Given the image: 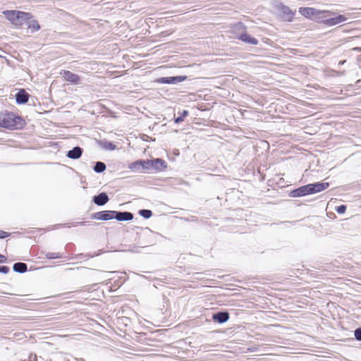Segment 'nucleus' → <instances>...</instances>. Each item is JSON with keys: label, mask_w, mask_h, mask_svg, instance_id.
Wrapping results in <instances>:
<instances>
[{"label": "nucleus", "mask_w": 361, "mask_h": 361, "mask_svg": "<svg viewBox=\"0 0 361 361\" xmlns=\"http://www.w3.org/2000/svg\"><path fill=\"white\" fill-rule=\"evenodd\" d=\"M354 336L356 340L361 341V327L357 328L355 330Z\"/></svg>", "instance_id": "obj_29"}, {"label": "nucleus", "mask_w": 361, "mask_h": 361, "mask_svg": "<svg viewBox=\"0 0 361 361\" xmlns=\"http://www.w3.org/2000/svg\"><path fill=\"white\" fill-rule=\"evenodd\" d=\"M133 214L130 212L115 210H103L92 214V219L99 221L116 219L118 221H128L133 219Z\"/></svg>", "instance_id": "obj_1"}, {"label": "nucleus", "mask_w": 361, "mask_h": 361, "mask_svg": "<svg viewBox=\"0 0 361 361\" xmlns=\"http://www.w3.org/2000/svg\"><path fill=\"white\" fill-rule=\"evenodd\" d=\"M24 125L23 120L12 112H0V127L8 129L21 128Z\"/></svg>", "instance_id": "obj_2"}, {"label": "nucleus", "mask_w": 361, "mask_h": 361, "mask_svg": "<svg viewBox=\"0 0 361 361\" xmlns=\"http://www.w3.org/2000/svg\"><path fill=\"white\" fill-rule=\"evenodd\" d=\"M148 159H138L128 165V169L134 172H142L148 171Z\"/></svg>", "instance_id": "obj_7"}, {"label": "nucleus", "mask_w": 361, "mask_h": 361, "mask_svg": "<svg viewBox=\"0 0 361 361\" xmlns=\"http://www.w3.org/2000/svg\"><path fill=\"white\" fill-rule=\"evenodd\" d=\"M29 97V94L21 89L16 94V102L18 104H24L28 102Z\"/></svg>", "instance_id": "obj_16"}, {"label": "nucleus", "mask_w": 361, "mask_h": 361, "mask_svg": "<svg viewBox=\"0 0 361 361\" xmlns=\"http://www.w3.org/2000/svg\"><path fill=\"white\" fill-rule=\"evenodd\" d=\"M95 142L99 147L105 150L113 151L116 149V145H114L112 142L107 140H101L95 139Z\"/></svg>", "instance_id": "obj_17"}, {"label": "nucleus", "mask_w": 361, "mask_h": 361, "mask_svg": "<svg viewBox=\"0 0 361 361\" xmlns=\"http://www.w3.org/2000/svg\"><path fill=\"white\" fill-rule=\"evenodd\" d=\"M103 106H101V104L99 102H92V115L99 113L100 109H102Z\"/></svg>", "instance_id": "obj_25"}, {"label": "nucleus", "mask_w": 361, "mask_h": 361, "mask_svg": "<svg viewBox=\"0 0 361 361\" xmlns=\"http://www.w3.org/2000/svg\"><path fill=\"white\" fill-rule=\"evenodd\" d=\"M15 272L23 274L27 271V265L24 262H16L13 266Z\"/></svg>", "instance_id": "obj_21"}, {"label": "nucleus", "mask_w": 361, "mask_h": 361, "mask_svg": "<svg viewBox=\"0 0 361 361\" xmlns=\"http://www.w3.org/2000/svg\"><path fill=\"white\" fill-rule=\"evenodd\" d=\"M82 149L78 146L74 147L72 149L67 152L66 156L72 159H77L81 157Z\"/></svg>", "instance_id": "obj_19"}, {"label": "nucleus", "mask_w": 361, "mask_h": 361, "mask_svg": "<svg viewBox=\"0 0 361 361\" xmlns=\"http://www.w3.org/2000/svg\"><path fill=\"white\" fill-rule=\"evenodd\" d=\"M189 112L188 110H183V112L174 119L176 123H180L183 121L184 118L188 115Z\"/></svg>", "instance_id": "obj_27"}, {"label": "nucleus", "mask_w": 361, "mask_h": 361, "mask_svg": "<svg viewBox=\"0 0 361 361\" xmlns=\"http://www.w3.org/2000/svg\"><path fill=\"white\" fill-rule=\"evenodd\" d=\"M299 13L302 16L307 18H312L314 16H317L318 15H323L324 13H327L328 16L333 14V13L331 11H321L310 7H300L299 8Z\"/></svg>", "instance_id": "obj_6"}, {"label": "nucleus", "mask_w": 361, "mask_h": 361, "mask_svg": "<svg viewBox=\"0 0 361 361\" xmlns=\"http://www.w3.org/2000/svg\"><path fill=\"white\" fill-rule=\"evenodd\" d=\"M229 318L230 314L227 311H219L212 315V319L219 324L226 323Z\"/></svg>", "instance_id": "obj_13"}, {"label": "nucleus", "mask_w": 361, "mask_h": 361, "mask_svg": "<svg viewBox=\"0 0 361 361\" xmlns=\"http://www.w3.org/2000/svg\"><path fill=\"white\" fill-rule=\"evenodd\" d=\"M7 260V258L6 256L0 254V263H4Z\"/></svg>", "instance_id": "obj_32"}, {"label": "nucleus", "mask_w": 361, "mask_h": 361, "mask_svg": "<svg viewBox=\"0 0 361 361\" xmlns=\"http://www.w3.org/2000/svg\"><path fill=\"white\" fill-rule=\"evenodd\" d=\"M27 28L30 30V32L33 33L40 29V25L38 22L35 20L30 18L27 20V24H26Z\"/></svg>", "instance_id": "obj_22"}, {"label": "nucleus", "mask_w": 361, "mask_h": 361, "mask_svg": "<svg viewBox=\"0 0 361 361\" xmlns=\"http://www.w3.org/2000/svg\"><path fill=\"white\" fill-rule=\"evenodd\" d=\"M63 77L66 81H68L73 84H77L80 80L79 76L69 71H63L61 73Z\"/></svg>", "instance_id": "obj_18"}, {"label": "nucleus", "mask_w": 361, "mask_h": 361, "mask_svg": "<svg viewBox=\"0 0 361 361\" xmlns=\"http://www.w3.org/2000/svg\"><path fill=\"white\" fill-rule=\"evenodd\" d=\"M44 256L47 259H59L62 257V255L59 252H45Z\"/></svg>", "instance_id": "obj_26"}, {"label": "nucleus", "mask_w": 361, "mask_h": 361, "mask_svg": "<svg viewBox=\"0 0 361 361\" xmlns=\"http://www.w3.org/2000/svg\"><path fill=\"white\" fill-rule=\"evenodd\" d=\"M238 39L252 45H257L259 43V41L257 38L252 37L250 35L247 34L246 32L240 34L237 37Z\"/></svg>", "instance_id": "obj_15"}, {"label": "nucleus", "mask_w": 361, "mask_h": 361, "mask_svg": "<svg viewBox=\"0 0 361 361\" xmlns=\"http://www.w3.org/2000/svg\"><path fill=\"white\" fill-rule=\"evenodd\" d=\"M106 169V166L105 164V163L102 162V161H97L95 162L94 166H93V170L94 172L97 173H103Z\"/></svg>", "instance_id": "obj_23"}, {"label": "nucleus", "mask_w": 361, "mask_h": 361, "mask_svg": "<svg viewBox=\"0 0 361 361\" xmlns=\"http://www.w3.org/2000/svg\"><path fill=\"white\" fill-rule=\"evenodd\" d=\"M235 27H238L239 28H243V30L246 29L245 26L242 23H238V24L235 25Z\"/></svg>", "instance_id": "obj_34"}, {"label": "nucleus", "mask_w": 361, "mask_h": 361, "mask_svg": "<svg viewBox=\"0 0 361 361\" xmlns=\"http://www.w3.org/2000/svg\"><path fill=\"white\" fill-rule=\"evenodd\" d=\"M106 273L97 269H92V277H94V281L96 282L92 284V288L96 284L104 283L107 280Z\"/></svg>", "instance_id": "obj_12"}, {"label": "nucleus", "mask_w": 361, "mask_h": 361, "mask_svg": "<svg viewBox=\"0 0 361 361\" xmlns=\"http://www.w3.org/2000/svg\"><path fill=\"white\" fill-rule=\"evenodd\" d=\"M9 267L7 266H0V273L6 274L9 272Z\"/></svg>", "instance_id": "obj_30"}, {"label": "nucleus", "mask_w": 361, "mask_h": 361, "mask_svg": "<svg viewBox=\"0 0 361 361\" xmlns=\"http://www.w3.org/2000/svg\"><path fill=\"white\" fill-rule=\"evenodd\" d=\"M10 235H11L10 233H8V232H6L4 231H0V239L6 238L10 236Z\"/></svg>", "instance_id": "obj_31"}, {"label": "nucleus", "mask_w": 361, "mask_h": 361, "mask_svg": "<svg viewBox=\"0 0 361 361\" xmlns=\"http://www.w3.org/2000/svg\"><path fill=\"white\" fill-rule=\"evenodd\" d=\"M279 18L283 21L292 22L295 14V11H292L290 7L279 2L274 5Z\"/></svg>", "instance_id": "obj_4"}, {"label": "nucleus", "mask_w": 361, "mask_h": 361, "mask_svg": "<svg viewBox=\"0 0 361 361\" xmlns=\"http://www.w3.org/2000/svg\"><path fill=\"white\" fill-rule=\"evenodd\" d=\"M4 13L6 18L16 27L26 25V24H27V20L32 18L30 13L20 11H6Z\"/></svg>", "instance_id": "obj_3"}, {"label": "nucleus", "mask_w": 361, "mask_h": 361, "mask_svg": "<svg viewBox=\"0 0 361 361\" xmlns=\"http://www.w3.org/2000/svg\"><path fill=\"white\" fill-rule=\"evenodd\" d=\"M347 207L345 204H341L336 207V211L337 213L342 214H344L346 211Z\"/></svg>", "instance_id": "obj_28"}, {"label": "nucleus", "mask_w": 361, "mask_h": 361, "mask_svg": "<svg viewBox=\"0 0 361 361\" xmlns=\"http://www.w3.org/2000/svg\"><path fill=\"white\" fill-rule=\"evenodd\" d=\"M138 214L144 219H149L152 217L153 213L150 209H142L139 210Z\"/></svg>", "instance_id": "obj_24"}, {"label": "nucleus", "mask_w": 361, "mask_h": 361, "mask_svg": "<svg viewBox=\"0 0 361 361\" xmlns=\"http://www.w3.org/2000/svg\"><path fill=\"white\" fill-rule=\"evenodd\" d=\"M308 195H311L308 184L294 189L289 193L290 197H300Z\"/></svg>", "instance_id": "obj_11"}, {"label": "nucleus", "mask_w": 361, "mask_h": 361, "mask_svg": "<svg viewBox=\"0 0 361 361\" xmlns=\"http://www.w3.org/2000/svg\"><path fill=\"white\" fill-rule=\"evenodd\" d=\"M99 254H100L99 252L94 253V254H92V253L91 257L92 258L94 256H97V255H99Z\"/></svg>", "instance_id": "obj_36"}, {"label": "nucleus", "mask_w": 361, "mask_h": 361, "mask_svg": "<svg viewBox=\"0 0 361 361\" xmlns=\"http://www.w3.org/2000/svg\"><path fill=\"white\" fill-rule=\"evenodd\" d=\"M186 79L187 76L185 75L161 77L158 78L157 82L161 84H177L185 81Z\"/></svg>", "instance_id": "obj_8"}, {"label": "nucleus", "mask_w": 361, "mask_h": 361, "mask_svg": "<svg viewBox=\"0 0 361 361\" xmlns=\"http://www.w3.org/2000/svg\"><path fill=\"white\" fill-rule=\"evenodd\" d=\"M91 306H92V311L98 310V304L97 303L92 302Z\"/></svg>", "instance_id": "obj_33"}, {"label": "nucleus", "mask_w": 361, "mask_h": 361, "mask_svg": "<svg viewBox=\"0 0 361 361\" xmlns=\"http://www.w3.org/2000/svg\"><path fill=\"white\" fill-rule=\"evenodd\" d=\"M91 65H92V71H93L96 68L94 66H98V63L97 61H92Z\"/></svg>", "instance_id": "obj_35"}, {"label": "nucleus", "mask_w": 361, "mask_h": 361, "mask_svg": "<svg viewBox=\"0 0 361 361\" xmlns=\"http://www.w3.org/2000/svg\"><path fill=\"white\" fill-rule=\"evenodd\" d=\"M347 20L348 18L345 15L338 14L335 17L322 18L321 21L326 26L331 27L343 23Z\"/></svg>", "instance_id": "obj_9"}, {"label": "nucleus", "mask_w": 361, "mask_h": 361, "mask_svg": "<svg viewBox=\"0 0 361 361\" xmlns=\"http://www.w3.org/2000/svg\"><path fill=\"white\" fill-rule=\"evenodd\" d=\"M148 171H163L167 168V163L161 158L148 159Z\"/></svg>", "instance_id": "obj_5"}, {"label": "nucleus", "mask_w": 361, "mask_h": 361, "mask_svg": "<svg viewBox=\"0 0 361 361\" xmlns=\"http://www.w3.org/2000/svg\"><path fill=\"white\" fill-rule=\"evenodd\" d=\"M104 329V326L100 324L94 318L92 317V331H94V334L98 333L103 334L102 331ZM92 334H93V332H92Z\"/></svg>", "instance_id": "obj_20"}, {"label": "nucleus", "mask_w": 361, "mask_h": 361, "mask_svg": "<svg viewBox=\"0 0 361 361\" xmlns=\"http://www.w3.org/2000/svg\"><path fill=\"white\" fill-rule=\"evenodd\" d=\"M92 200L97 206H104L109 201V197L106 192H102L94 195Z\"/></svg>", "instance_id": "obj_14"}, {"label": "nucleus", "mask_w": 361, "mask_h": 361, "mask_svg": "<svg viewBox=\"0 0 361 361\" xmlns=\"http://www.w3.org/2000/svg\"><path fill=\"white\" fill-rule=\"evenodd\" d=\"M92 21H96L95 23H98V21H97V20H96V19H92ZM92 27H94V25H92Z\"/></svg>", "instance_id": "obj_37"}, {"label": "nucleus", "mask_w": 361, "mask_h": 361, "mask_svg": "<svg viewBox=\"0 0 361 361\" xmlns=\"http://www.w3.org/2000/svg\"><path fill=\"white\" fill-rule=\"evenodd\" d=\"M345 62V61H340L339 64H343Z\"/></svg>", "instance_id": "obj_38"}, {"label": "nucleus", "mask_w": 361, "mask_h": 361, "mask_svg": "<svg viewBox=\"0 0 361 361\" xmlns=\"http://www.w3.org/2000/svg\"><path fill=\"white\" fill-rule=\"evenodd\" d=\"M311 195L322 192L327 189L330 184L329 182H316L308 184Z\"/></svg>", "instance_id": "obj_10"}, {"label": "nucleus", "mask_w": 361, "mask_h": 361, "mask_svg": "<svg viewBox=\"0 0 361 361\" xmlns=\"http://www.w3.org/2000/svg\"><path fill=\"white\" fill-rule=\"evenodd\" d=\"M94 0H91V2H92V4H94V5H96L97 4H96V3H94Z\"/></svg>", "instance_id": "obj_39"}]
</instances>
